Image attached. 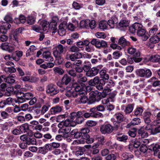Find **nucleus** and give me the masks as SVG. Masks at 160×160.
<instances>
[{
	"mask_svg": "<svg viewBox=\"0 0 160 160\" xmlns=\"http://www.w3.org/2000/svg\"><path fill=\"white\" fill-rule=\"evenodd\" d=\"M102 90V96L103 97H105L107 95L110 93L111 89L110 87L108 86H106Z\"/></svg>",
	"mask_w": 160,
	"mask_h": 160,
	"instance_id": "obj_42",
	"label": "nucleus"
},
{
	"mask_svg": "<svg viewBox=\"0 0 160 160\" xmlns=\"http://www.w3.org/2000/svg\"><path fill=\"white\" fill-rule=\"evenodd\" d=\"M66 115L65 114L59 115L56 118V121L58 122L62 123L64 120Z\"/></svg>",
	"mask_w": 160,
	"mask_h": 160,
	"instance_id": "obj_49",
	"label": "nucleus"
},
{
	"mask_svg": "<svg viewBox=\"0 0 160 160\" xmlns=\"http://www.w3.org/2000/svg\"><path fill=\"white\" fill-rule=\"evenodd\" d=\"M152 150L154 152V154L157 155L160 152V146L158 144H155L152 146Z\"/></svg>",
	"mask_w": 160,
	"mask_h": 160,
	"instance_id": "obj_45",
	"label": "nucleus"
},
{
	"mask_svg": "<svg viewBox=\"0 0 160 160\" xmlns=\"http://www.w3.org/2000/svg\"><path fill=\"white\" fill-rule=\"evenodd\" d=\"M40 26L41 27V28L43 32L46 31L49 29V22L47 21H42L41 23Z\"/></svg>",
	"mask_w": 160,
	"mask_h": 160,
	"instance_id": "obj_22",
	"label": "nucleus"
},
{
	"mask_svg": "<svg viewBox=\"0 0 160 160\" xmlns=\"http://www.w3.org/2000/svg\"><path fill=\"white\" fill-rule=\"evenodd\" d=\"M83 110H82V111H78L77 112H72L71 114V117H72L73 118H74L78 117H83Z\"/></svg>",
	"mask_w": 160,
	"mask_h": 160,
	"instance_id": "obj_40",
	"label": "nucleus"
},
{
	"mask_svg": "<svg viewBox=\"0 0 160 160\" xmlns=\"http://www.w3.org/2000/svg\"><path fill=\"white\" fill-rule=\"evenodd\" d=\"M117 139L119 141L125 142L128 139V137L126 135H123L121 136H117L116 137Z\"/></svg>",
	"mask_w": 160,
	"mask_h": 160,
	"instance_id": "obj_52",
	"label": "nucleus"
},
{
	"mask_svg": "<svg viewBox=\"0 0 160 160\" xmlns=\"http://www.w3.org/2000/svg\"><path fill=\"white\" fill-rule=\"evenodd\" d=\"M79 50V48L75 45L72 46L69 49L70 51L75 53L78 52Z\"/></svg>",
	"mask_w": 160,
	"mask_h": 160,
	"instance_id": "obj_62",
	"label": "nucleus"
},
{
	"mask_svg": "<svg viewBox=\"0 0 160 160\" xmlns=\"http://www.w3.org/2000/svg\"><path fill=\"white\" fill-rule=\"evenodd\" d=\"M16 23L19 24L20 22L21 23H23L25 22L26 21V19L25 17L23 15L20 16L19 19L18 18L16 19Z\"/></svg>",
	"mask_w": 160,
	"mask_h": 160,
	"instance_id": "obj_46",
	"label": "nucleus"
},
{
	"mask_svg": "<svg viewBox=\"0 0 160 160\" xmlns=\"http://www.w3.org/2000/svg\"><path fill=\"white\" fill-rule=\"evenodd\" d=\"M13 78L12 76H9L7 78L5 77V82L10 84L13 83L15 82V80Z\"/></svg>",
	"mask_w": 160,
	"mask_h": 160,
	"instance_id": "obj_48",
	"label": "nucleus"
},
{
	"mask_svg": "<svg viewBox=\"0 0 160 160\" xmlns=\"http://www.w3.org/2000/svg\"><path fill=\"white\" fill-rule=\"evenodd\" d=\"M88 100V98L86 96H81L75 100L77 104L86 103Z\"/></svg>",
	"mask_w": 160,
	"mask_h": 160,
	"instance_id": "obj_11",
	"label": "nucleus"
},
{
	"mask_svg": "<svg viewBox=\"0 0 160 160\" xmlns=\"http://www.w3.org/2000/svg\"><path fill=\"white\" fill-rule=\"evenodd\" d=\"M100 79L99 77L96 76L93 79H90L88 82L89 85L91 86H94L99 84Z\"/></svg>",
	"mask_w": 160,
	"mask_h": 160,
	"instance_id": "obj_15",
	"label": "nucleus"
},
{
	"mask_svg": "<svg viewBox=\"0 0 160 160\" xmlns=\"http://www.w3.org/2000/svg\"><path fill=\"white\" fill-rule=\"evenodd\" d=\"M113 59H117L122 55V53L121 52L118 51H115L112 54Z\"/></svg>",
	"mask_w": 160,
	"mask_h": 160,
	"instance_id": "obj_44",
	"label": "nucleus"
},
{
	"mask_svg": "<svg viewBox=\"0 0 160 160\" xmlns=\"http://www.w3.org/2000/svg\"><path fill=\"white\" fill-rule=\"evenodd\" d=\"M141 145V142L140 141L136 140L134 141L133 145H130L128 146V149L130 151L132 150V149H131L133 147L137 148L139 147Z\"/></svg>",
	"mask_w": 160,
	"mask_h": 160,
	"instance_id": "obj_30",
	"label": "nucleus"
},
{
	"mask_svg": "<svg viewBox=\"0 0 160 160\" xmlns=\"http://www.w3.org/2000/svg\"><path fill=\"white\" fill-rule=\"evenodd\" d=\"M46 90L47 93L50 94L52 96L56 95L59 92L56 88V86L52 83L50 84L47 86Z\"/></svg>",
	"mask_w": 160,
	"mask_h": 160,
	"instance_id": "obj_7",
	"label": "nucleus"
},
{
	"mask_svg": "<svg viewBox=\"0 0 160 160\" xmlns=\"http://www.w3.org/2000/svg\"><path fill=\"white\" fill-rule=\"evenodd\" d=\"M107 22V25H108L110 28H113L115 24L117 22V18L114 17H112L111 19L109 20Z\"/></svg>",
	"mask_w": 160,
	"mask_h": 160,
	"instance_id": "obj_18",
	"label": "nucleus"
},
{
	"mask_svg": "<svg viewBox=\"0 0 160 160\" xmlns=\"http://www.w3.org/2000/svg\"><path fill=\"white\" fill-rule=\"evenodd\" d=\"M158 27L157 25H154L152 27L150 28L148 35L149 37L150 36L155 35L158 31Z\"/></svg>",
	"mask_w": 160,
	"mask_h": 160,
	"instance_id": "obj_23",
	"label": "nucleus"
},
{
	"mask_svg": "<svg viewBox=\"0 0 160 160\" xmlns=\"http://www.w3.org/2000/svg\"><path fill=\"white\" fill-rule=\"evenodd\" d=\"M71 130V127L70 126H68L63 127V128L60 129L61 132L62 133H65V134H68Z\"/></svg>",
	"mask_w": 160,
	"mask_h": 160,
	"instance_id": "obj_41",
	"label": "nucleus"
},
{
	"mask_svg": "<svg viewBox=\"0 0 160 160\" xmlns=\"http://www.w3.org/2000/svg\"><path fill=\"white\" fill-rule=\"evenodd\" d=\"M134 107V105L133 104H129L126 107L124 111L126 114L130 113L132 112Z\"/></svg>",
	"mask_w": 160,
	"mask_h": 160,
	"instance_id": "obj_31",
	"label": "nucleus"
},
{
	"mask_svg": "<svg viewBox=\"0 0 160 160\" xmlns=\"http://www.w3.org/2000/svg\"><path fill=\"white\" fill-rule=\"evenodd\" d=\"M99 28L102 30L106 29L108 28L107 22L106 21H101L99 24Z\"/></svg>",
	"mask_w": 160,
	"mask_h": 160,
	"instance_id": "obj_29",
	"label": "nucleus"
},
{
	"mask_svg": "<svg viewBox=\"0 0 160 160\" xmlns=\"http://www.w3.org/2000/svg\"><path fill=\"white\" fill-rule=\"evenodd\" d=\"M5 101L7 105H10L15 102L16 100L12 98L9 97L5 100Z\"/></svg>",
	"mask_w": 160,
	"mask_h": 160,
	"instance_id": "obj_58",
	"label": "nucleus"
},
{
	"mask_svg": "<svg viewBox=\"0 0 160 160\" xmlns=\"http://www.w3.org/2000/svg\"><path fill=\"white\" fill-rule=\"evenodd\" d=\"M35 22V19L32 16H29L27 19V23L29 25L33 24Z\"/></svg>",
	"mask_w": 160,
	"mask_h": 160,
	"instance_id": "obj_57",
	"label": "nucleus"
},
{
	"mask_svg": "<svg viewBox=\"0 0 160 160\" xmlns=\"http://www.w3.org/2000/svg\"><path fill=\"white\" fill-rule=\"evenodd\" d=\"M90 98L89 99L90 103H92L94 102L96 100V94L93 91H91L89 93Z\"/></svg>",
	"mask_w": 160,
	"mask_h": 160,
	"instance_id": "obj_33",
	"label": "nucleus"
},
{
	"mask_svg": "<svg viewBox=\"0 0 160 160\" xmlns=\"http://www.w3.org/2000/svg\"><path fill=\"white\" fill-rule=\"evenodd\" d=\"M159 133H160V126L151 131V133L152 135H155Z\"/></svg>",
	"mask_w": 160,
	"mask_h": 160,
	"instance_id": "obj_56",
	"label": "nucleus"
},
{
	"mask_svg": "<svg viewBox=\"0 0 160 160\" xmlns=\"http://www.w3.org/2000/svg\"><path fill=\"white\" fill-rule=\"evenodd\" d=\"M19 129L21 133L27 132L29 130V126L27 123L23 124L20 126Z\"/></svg>",
	"mask_w": 160,
	"mask_h": 160,
	"instance_id": "obj_19",
	"label": "nucleus"
},
{
	"mask_svg": "<svg viewBox=\"0 0 160 160\" xmlns=\"http://www.w3.org/2000/svg\"><path fill=\"white\" fill-rule=\"evenodd\" d=\"M141 122V120L139 118H135L133 119L131 122V124L133 125H135L139 124Z\"/></svg>",
	"mask_w": 160,
	"mask_h": 160,
	"instance_id": "obj_53",
	"label": "nucleus"
},
{
	"mask_svg": "<svg viewBox=\"0 0 160 160\" xmlns=\"http://www.w3.org/2000/svg\"><path fill=\"white\" fill-rule=\"evenodd\" d=\"M128 53L130 55H133L134 56L140 57V52L133 46H130L128 48L127 50Z\"/></svg>",
	"mask_w": 160,
	"mask_h": 160,
	"instance_id": "obj_9",
	"label": "nucleus"
},
{
	"mask_svg": "<svg viewBox=\"0 0 160 160\" xmlns=\"http://www.w3.org/2000/svg\"><path fill=\"white\" fill-rule=\"evenodd\" d=\"M6 90V92L4 94L5 95L7 96H10L12 92L13 89L12 88L9 87L7 88Z\"/></svg>",
	"mask_w": 160,
	"mask_h": 160,
	"instance_id": "obj_59",
	"label": "nucleus"
},
{
	"mask_svg": "<svg viewBox=\"0 0 160 160\" xmlns=\"http://www.w3.org/2000/svg\"><path fill=\"white\" fill-rule=\"evenodd\" d=\"M113 130V127L110 124L102 125L100 128L101 132L103 134H110Z\"/></svg>",
	"mask_w": 160,
	"mask_h": 160,
	"instance_id": "obj_5",
	"label": "nucleus"
},
{
	"mask_svg": "<svg viewBox=\"0 0 160 160\" xmlns=\"http://www.w3.org/2000/svg\"><path fill=\"white\" fill-rule=\"evenodd\" d=\"M96 139L99 144L103 145L105 143V141L104 137L103 136L98 137Z\"/></svg>",
	"mask_w": 160,
	"mask_h": 160,
	"instance_id": "obj_61",
	"label": "nucleus"
},
{
	"mask_svg": "<svg viewBox=\"0 0 160 160\" xmlns=\"http://www.w3.org/2000/svg\"><path fill=\"white\" fill-rule=\"evenodd\" d=\"M117 154L115 152L112 153L107 156L106 158L107 160H115L116 159Z\"/></svg>",
	"mask_w": 160,
	"mask_h": 160,
	"instance_id": "obj_39",
	"label": "nucleus"
},
{
	"mask_svg": "<svg viewBox=\"0 0 160 160\" xmlns=\"http://www.w3.org/2000/svg\"><path fill=\"white\" fill-rule=\"evenodd\" d=\"M100 78L105 80H108L109 78V75L105 69H102L99 71Z\"/></svg>",
	"mask_w": 160,
	"mask_h": 160,
	"instance_id": "obj_16",
	"label": "nucleus"
},
{
	"mask_svg": "<svg viewBox=\"0 0 160 160\" xmlns=\"http://www.w3.org/2000/svg\"><path fill=\"white\" fill-rule=\"evenodd\" d=\"M128 22L126 20L121 21L118 23V26L121 27L126 28L129 26Z\"/></svg>",
	"mask_w": 160,
	"mask_h": 160,
	"instance_id": "obj_37",
	"label": "nucleus"
},
{
	"mask_svg": "<svg viewBox=\"0 0 160 160\" xmlns=\"http://www.w3.org/2000/svg\"><path fill=\"white\" fill-rule=\"evenodd\" d=\"M66 51V48L61 44L55 46L53 48V54L55 57H59Z\"/></svg>",
	"mask_w": 160,
	"mask_h": 160,
	"instance_id": "obj_3",
	"label": "nucleus"
},
{
	"mask_svg": "<svg viewBox=\"0 0 160 160\" xmlns=\"http://www.w3.org/2000/svg\"><path fill=\"white\" fill-rule=\"evenodd\" d=\"M150 116L151 113L149 112H146L144 114L143 118L146 123H149L150 122L151 120L150 118Z\"/></svg>",
	"mask_w": 160,
	"mask_h": 160,
	"instance_id": "obj_35",
	"label": "nucleus"
},
{
	"mask_svg": "<svg viewBox=\"0 0 160 160\" xmlns=\"http://www.w3.org/2000/svg\"><path fill=\"white\" fill-rule=\"evenodd\" d=\"M53 70L55 73H58L60 75H62L64 72L62 68L58 67H54L53 68Z\"/></svg>",
	"mask_w": 160,
	"mask_h": 160,
	"instance_id": "obj_51",
	"label": "nucleus"
},
{
	"mask_svg": "<svg viewBox=\"0 0 160 160\" xmlns=\"http://www.w3.org/2000/svg\"><path fill=\"white\" fill-rule=\"evenodd\" d=\"M74 118L71 117L70 120L69 119H67L63 122V124L65 126H69L71 125V122H73Z\"/></svg>",
	"mask_w": 160,
	"mask_h": 160,
	"instance_id": "obj_47",
	"label": "nucleus"
},
{
	"mask_svg": "<svg viewBox=\"0 0 160 160\" xmlns=\"http://www.w3.org/2000/svg\"><path fill=\"white\" fill-rule=\"evenodd\" d=\"M137 33L138 36L142 37V39L143 41L146 40L149 37V35L148 33H146L145 30L143 28L141 24H139Z\"/></svg>",
	"mask_w": 160,
	"mask_h": 160,
	"instance_id": "obj_4",
	"label": "nucleus"
},
{
	"mask_svg": "<svg viewBox=\"0 0 160 160\" xmlns=\"http://www.w3.org/2000/svg\"><path fill=\"white\" fill-rule=\"evenodd\" d=\"M159 36L158 35L157 33L155 35L152 36L149 39L150 41L152 43H156L159 42L160 40Z\"/></svg>",
	"mask_w": 160,
	"mask_h": 160,
	"instance_id": "obj_24",
	"label": "nucleus"
},
{
	"mask_svg": "<svg viewBox=\"0 0 160 160\" xmlns=\"http://www.w3.org/2000/svg\"><path fill=\"white\" fill-rule=\"evenodd\" d=\"M75 120H73V122L78 124H81L84 121V119L82 117H79L75 118Z\"/></svg>",
	"mask_w": 160,
	"mask_h": 160,
	"instance_id": "obj_54",
	"label": "nucleus"
},
{
	"mask_svg": "<svg viewBox=\"0 0 160 160\" xmlns=\"http://www.w3.org/2000/svg\"><path fill=\"white\" fill-rule=\"evenodd\" d=\"M68 73L69 75L73 77L80 78L82 76V73L77 74L75 71L72 69L69 70L68 71Z\"/></svg>",
	"mask_w": 160,
	"mask_h": 160,
	"instance_id": "obj_28",
	"label": "nucleus"
},
{
	"mask_svg": "<svg viewBox=\"0 0 160 160\" xmlns=\"http://www.w3.org/2000/svg\"><path fill=\"white\" fill-rule=\"evenodd\" d=\"M118 43L122 47V48L130 45V42L123 36L122 37L119 39Z\"/></svg>",
	"mask_w": 160,
	"mask_h": 160,
	"instance_id": "obj_10",
	"label": "nucleus"
},
{
	"mask_svg": "<svg viewBox=\"0 0 160 160\" xmlns=\"http://www.w3.org/2000/svg\"><path fill=\"white\" fill-rule=\"evenodd\" d=\"M139 24L138 23H135L132 26L130 27L129 28L130 32L132 34L134 33L138 28Z\"/></svg>",
	"mask_w": 160,
	"mask_h": 160,
	"instance_id": "obj_25",
	"label": "nucleus"
},
{
	"mask_svg": "<svg viewBox=\"0 0 160 160\" xmlns=\"http://www.w3.org/2000/svg\"><path fill=\"white\" fill-rule=\"evenodd\" d=\"M114 116L118 121L122 122L123 120L124 116L121 113H117L114 115Z\"/></svg>",
	"mask_w": 160,
	"mask_h": 160,
	"instance_id": "obj_34",
	"label": "nucleus"
},
{
	"mask_svg": "<svg viewBox=\"0 0 160 160\" xmlns=\"http://www.w3.org/2000/svg\"><path fill=\"white\" fill-rule=\"evenodd\" d=\"M19 36V34L17 33V32H14L13 35V40H14L16 42V44L14 45L15 47H18V37Z\"/></svg>",
	"mask_w": 160,
	"mask_h": 160,
	"instance_id": "obj_55",
	"label": "nucleus"
},
{
	"mask_svg": "<svg viewBox=\"0 0 160 160\" xmlns=\"http://www.w3.org/2000/svg\"><path fill=\"white\" fill-rule=\"evenodd\" d=\"M26 143L28 145L31 144L36 145L37 144V142L36 139L34 138H30L28 137Z\"/></svg>",
	"mask_w": 160,
	"mask_h": 160,
	"instance_id": "obj_36",
	"label": "nucleus"
},
{
	"mask_svg": "<svg viewBox=\"0 0 160 160\" xmlns=\"http://www.w3.org/2000/svg\"><path fill=\"white\" fill-rule=\"evenodd\" d=\"M42 56L46 61L52 62L53 60V58L51 56V52L49 51L44 52L42 53Z\"/></svg>",
	"mask_w": 160,
	"mask_h": 160,
	"instance_id": "obj_12",
	"label": "nucleus"
},
{
	"mask_svg": "<svg viewBox=\"0 0 160 160\" xmlns=\"http://www.w3.org/2000/svg\"><path fill=\"white\" fill-rule=\"evenodd\" d=\"M76 150L75 155L78 157L83 155L85 151V148L82 147H77Z\"/></svg>",
	"mask_w": 160,
	"mask_h": 160,
	"instance_id": "obj_13",
	"label": "nucleus"
},
{
	"mask_svg": "<svg viewBox=\"0 0 160 160\" xmlns=\"http://www.w3.org/2000/svg\"><path fill=\"white\" fill-rule=\"evenodd\" d=\"M136 129L134 128L131 130H129L128 132V133L130 136L132 137H134L136 136Z\"/></svg>",
	"mask_w": 160,
	"mask_h": 160,
	"instance_id": "obj_64",
	"label": "nucleus"
},
{
	"mask_svg": "<svg viewBox=\"0 0 160 160\" xmlns=\"http://www.w3.org/2000/svg\"><path fill=\"white\" fill-rule=\"evenodd\" d=\"M96 48H98L100 49L101 48H106L108 47L107 42L103 40H98Z\"/></svg>",
	"mask_w": 160,
	"mask_h": 160,
	"instance_id": "obj_21",
	"label": "nucleus"
},
{
	"mask_svg": "<svg viewBox=\"0 0 160 160\" xmlns=\"http://www.w3.org/2000/svg\"><path fill=\"white\" fill-rule=\"evenodd\" d=\"M99 71V69L96 67H93L86 73V75L88 77H92L96 76Z\"/></svg>",
	"mask_w": 160,
	"mask_h": 160,
	"instance_id": "obj_8",
	"label": "nucleus"
},
{
	"mask_svg": "<svg viewBox=\"0 0 160 160\" xmlns=\"http://www.w3.org/2000/svg\"><path fill=\"white\" fill-rule=\"evenodd\" d=\"M71 79V77L68 74H64L62 79V83L63 84L67 85L70 82Z\"/></svg>",
	"mask_w": 160,
	"mask_h": 160,
	"instance_id": "obj_17",
	"label": "nucleus"
},
{
	"mask_svg": "<svg viewBox=\"0 0 160 160\" xmlns=\"http://www.w3.org/2000/svg\"><path fill=\"white\" fill-rule=\"evenodd\" d=\"M38 152L43 154H45L47 152L44 146L39 147L38 149Z\"/></svg>",
	"mask_w": 160,
	"mask_h": 160,
	"instance_id": "obj_63",
	"label": "nucleus"
},
{
	"mask_svg": "<svg viewBox=\"0 0 160 160\" xmlns=\"http://www.w3.org/2000/svg\"><path fill=\"white\" fill-rule=\"evenodd\" d=\"M66 27L62 23H61L59 26L58 32L59 35L63 36L66 33L65 29Z\"/></svg>",
	"mask_w": 160,
	"mask_h": 160,
	"instance_id": "obj_14",
	"label": "nucleus"
},
{
	"mask_svg": "<svg viewBox=\"0 0 160 160\" xmlns=\"http://www.w3.org/2000/svg\"><path fill=\"white\" fill-rule=\"evenodd\" d=\"M33 30L37 32L42 33L43 31L40 25H35L32 26Z\"/></svg>",
	"mask_w": 160,
	"mask_h": 160,
	"instance_id": "obj_50",
	"label": "nucleus"
},
{
	"mask_svg": "<svg viewBox=\"0 0 160 160\" xmlns=\"http://www.w3.org/2000/svg\"><path fill=\"white\" fill-rule=\"evenodd\" d=\"M89 20L87 19L85 20H82L80 22V26L83 28H86V29L89 28Z\"/></svg>",
	"mask_w": 160,
	"mask_h": 160,
	"instance_id": "obj_26",
	"label": "nucleus"
},
{
	"mask_svg": "<svg viewBox=\"0 0 160 160\" xmlns=\"http://www.w3.org/2000/svg\"><path fill=\"white\" fill-rule=\"evenodd\" d=\"M121 156L122 158L124 160L130 159L133 157L132 154L129 153H123Z\"/></svg>",
	"mask_w": 160,
	"mask_h": 160,
	"instance_id": "obj_32",
	"label": "nucleus"
},
{
	"mask_svg": "<svg viewBox=\"0 0 160 160\" xmlns=\"http://www.w3.org/2000/svg\"><path fill=\"white\" fill-rule=\"evenodd\" d=\"M82 76L83 74H82V76L81 77L77 78H78L77 80L78 82L81 84L82 86V84H83V83L85 82L88 80L86 76L82 77Z\"/></svg>",
	"mask_w": 160,
	"mask_h": 160,
	"instance_id": "obj_38",
	"label": "nucleus"
},
{
	"mask_svg": "<svg viewBox=\"0 0 160 160\" xmlns=\"http://www.w3.org/2000/svg\"><path fill=\"white\" fill-rule=\"evenodd\" d=\"M149 80L150 82H153L152 85L154 87H157L160 85V81L158 80L157 79L155 78L152 77Z\"/></svg>",
	"mask_w": 160,
	"mask_h": 160,
	"instance_id": "obj_43",
	"label": "nucleus"
},
{
	"mask_svg": "<svg viewBox=\"0 0 160 160\" xmlns=\"http://www.w3.org/2000/svg\"><path fill=\"white\" fill-rule=\"evenodd\" d=\"M143 112V110L141 108H136L134 112L135 115L136 116H141Z\"/></svg>",
	"mask_w": 160,
	"mask_h": 160,
	"instance_id": "obj_60",
	"label": "nucleus"
},
{
	"mask_svg": "<svg viewBox=\"0 0 160 160\" xmlns=\"http://www.w3.org/2000/svg\"><path fill=\"white\" fill-rule=\"evenodd\" d=\"M137 74L141 77L149 78L152 75V73L150 69H139L137 72Z\"/></svg>",
	"mask_w": 160,
	"mask_h": 160,
	"instance_id": "obj_6",
	"label": "nucleus"
},
{
	"mask_svg": "<svg viewBox=\"0 0 160 160\" xmlns=\"http://www.w3.org/2000/svg\"><path fill=\"white\" fill-rule=\"evenodd\" d=\"M62 110L61 107L58 105L52 107L50 109V111L52 114H55L60 112Z\"/></svg>",
	"mask_w": 160,
	"mask_h": 160,
	"instance_id": "obj_20",
	"label": "nucleus"
},
{
	"mask_svg": "<svg viewBox=\"0 0 160 160\" xmlns=\"http://www.w3.org/2000/svg\"><path fill=\"white\" fill-rule=\"evenodd\" d=\"M149 60L151 62H158L160 64V56L158 55L152 56L149 58Z\"/></svg>",
	"mask_w": 160,
	"mask_h": 160,
	"instance_id": "obj_27",
	"label": "nucleus"
},
{
	"mask_svg": "<svg viewBox=\"0 0 160 160\" xmlns=\"http://www.w3.org/2000/svg\"><path fill=\"white\" fill-rule=\"evenodd\" d=\"M17 95L18 96V102L21 103L26 102V100L30 99L33 97L32 93L29 92L24 93L19 91L17 93Z\"/></svg>",
	"mask_w": 160,
	"mask_h": 160,
	"instance_id": "obj_2",
	"label": "nucleus"
},
{
	"mask_svg": "<svg viewBox=\"0 0 160 160\" xmlns=\"http://www.w3.org/2000/svg\"><path fill=\"white\" fill-rule=\"evenodd\" d=\"M6 22H4L0 24V33H6L8 30L11 27V25L8 22L12 23L13 21L12 18L9 15H6L4 18Z\"/></svg>",
	"mask_w": 160,
	"mask_h": 160,
	"instance_id": "obj_1",
	"label": "nucleus"
}]
</instances>
